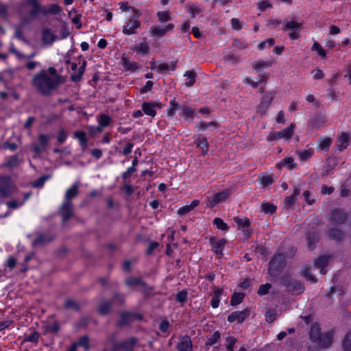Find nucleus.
Segmentation results:
<instances>
[{
  "label": "nucleus",
  "mask_w": 351,
  "mask_h": 351,
  "mask_svg": "<svg viewBox=\"0 0 351 351\" xmlns=\"http://www.w3.org/2000/svg\"><path fill=\"white\" fill-rule=\"evenodd\" d=\"M62 82V76L52 66L42 69L36 73L32 80V85L40 94L49 96Z\"/></svg>",
  "instance_id": "f257e3e1"
},
{
  "label": "nucleus",
  "mask_w": 351,
  "mask_h": 351,
  "mask_svg": "<svg viewBox=\"0 0 351 351\" xmlns=\"http://www.w3.org/2000/svg\"><path fill=\"white\" fill-rule=\"evenodd\" d=\"M15 186L9 176L0 178V197H7L10 196L14 191Z\"/></svg>",
  "instance_id": "f03ea898"
},
{
  "label": "nucleus",
  "mask_w": 351,
  "mask_h": 351,
  "mask_svg": "<svg viewBox=\"0 0 351 351\" xmlns=\"http://www.w3.org/2000/svg\"><path fill=\"white\" fill-rule=\"evenodd\" d=\"M302 23L296 21L294 19L284 23L282 26L283 31L291 30L289 37L291 40H296L300 38V27Z\"/></svg>",
  "instance_id": "7ed1b4c3"
},
{
  "label": "nucleus",
  "mask_w": 351,
  "mask_h": 351,
  "mask_svg": "<svg viewBox=\"0 0 351 351\" xmlns=\"http://www.w3.org/2000/svg\"><path fill=\"white\" fill-rule=\"evenodd\" d=\"M230 195V191L228 189L223 190L219 193H216L213 198H208L207 205L210 208H213L217 204L225 202Z\"/></svg>",
  "instance_id": "20e7f679"
},
{
  "label": "nucleus",
  "mask_w": 351,
  "mask_h": 351,
  "mask_svg": "<svg viewBox=\"0 0 351 351\" xmlns=\"http://www.w3.org/2000/svg\"><path fill=\"white\" fill-rule=\"evenodd\" d=\"M347 215L341 209H335L332 210L330 219V223L333 226H339L345 222Z\"/></svg>",
  "instance_id": "39448f33"
},
{
  "label": "nucleus",
  "mask_w": 351,
  "mask_h": 351,
  "mask_svg": "<svg viewBox=\"0 0 351 351\" xmlns=\"http://www.w3.org/2000/svg\"><path fill=\"white\" fill-rule=\"evenodd\" d=\"M162 104L159 101L144 102L142 104V110L148 116L154 117L156 114V109H160Z\"/></svg>",
  "instance_id": "423d86ee"
},
{
  "label": "nucleus",
  "mask_w": 351,
  "mask_h": 351,
  "mask_svg": "<svg viewBox=\"0 0 351 351\" xmlns=\"http://www.w3.org/2000/svg\"><path fill=\"white\" fill-rule=\"evenodd\" d=\"M125 285L128 287L141 286L144 289V292L148 293L151 292L154 288L151 286H148L145 281L140 278L130 277L126 279Z\"/></svg>",
  "instance_id": "0eeeda50"
},
{
  "label": "nucleus",
  "mask_w": 351,
  "mask_h": 351,
  "mask_svg": "<svg viewBox=\"0 0 351 351\" xmlns=\"http://www.w3.org/2000/svg\"><path fill=\"white\" fill-rule=\"evenodd\" d=\"M59 213L62 221L64 222L67 221L73 215V204L64 201L60 207Z\"/></svg>",
  "instance_id": "6e6552de"
},
{
  "label": "nucleus",
  "mask_w": 351,
  "mask_h": 351,
  "mask_svg": "<svg viewBox=\"0 0 351 351\" xmlns=\"http://www.w3.org/2000/svg\"><path fill=\"white\" fill-rule=\"evenodd\" d=\"M250 315V311L249 308H245L241 311H234L230 314L228 317V321L229 322H234L237 321L239 323H242L245 319H247Z\"/></svg>",
  "instance_id": "1a4fd4ad"
},
{
  "label": "nucleus",
  "mask_w": 351,
  "mask_h": 351,
  "mask_svg": "<svg viewBox=\"0 0 351 351\" xmlns=\"http://www.w3.org/2000/svg\"><path fill=\"white\" fill-rule=\"evenodd\" d=\"M174 28V25L169 23L166 26H152L150 27V35L152 36L162 37L168 32L171 31Z\"/></svg>",
  "instance_id": "9d476101"
},
{
  "label": "nucleus",
  "mask_w": 351,
  "mask_h": 351,
  "mask_svg": "<svg viewBox=\"0 0 351 351\" xmlns=\"http://www.w3.org/2000/svg\"><path fill=\"white\" fill-rule=\"evenodd\" d=\"M141 26V22L138 19H131L123 27V33L125 35L135 34L137 33V29Z\"/></svg>",
  "instance_id": "9b49d317"
},
{
  "label": "nucleus",
  "mask_w": 351,
  "mask_h": 351,
  "mask_svg": "<svg viewBox=\"0 0 351 351\" xmlns=\"http://www.w3.org/2000/svg\"><path fill=\"white\" fill-rule=\"evenodd\" d=\"M274 97L271 93H266L257 107V112L261 116L264 115L268 107L271 105Z\"/></svg>",
  "instance_id": "f8f14e48"
},
{
  "label": "nucleus",
  "mask_w": 351,
  "mask_h": 351,
  "mask_svg": "<svg viewBox=\"0 0 351 351\" xmlns=\"http://www.w3.org/2000/svg\"><path fill=\"white\" fill-rule=\"evenodd\" d=\"M86 64V61H84L82 64L77 68V64L75 62L71 63V68L74 71V73L71 75V81L77 82L81 80L85 71Z\"/></svg>",
  "instance_id": "ddd939ff"
},
{
  "label": "nucleus",
  "mask_w": 351,
  "mask_h": 351,
  "mask_svg": "<svg viewBox=\"0 0 351 351\" xmlns=\"http://www.w3.org/2000/svg\"><path fill=\"white\" fill-rule=\"evenodd\" d=\"M212 250L220 258L223 256V248L226 243L223 239L217 240L214 237L210 239Z\"/></svg>",
  "instance_id": "4468645a"
},
{
  "label": "nucleus",
  "mask_w": 351,
  "mask_h": 351,
  "mask_svg": "<svg viewBox=\"0 0 351 351\" xmlns=\"http://www.w3.org/2000/svg\"><path fill=\"white\" fill-rule=\"evenodd\" d=\"M331 259L332 256L329 255L320 256L315 259L314 265L317 268L320 269V273L324 275L326 273L325 267L328 265Z\"/></svg>",
  "instance_id": "2eb2a0df"
},
{
  "label": "nucleus",
  "mask_w": 351,
  "mask_h": 351,
  "mask_svg": "<svg viewBox=\"0 0 351 351\" xmlns=\"http://www.w3.org/2000/svg\"><path fill=\"white\" fill-rule=\"evenodd\" d=\"M350 134L348 132L340 133L337 138L336 147L339 151H343L349 145Z\"/></svg>",
  "instance_id": "dca6fc26"
},
{
  "label": "nucleus",
  "mask_w": 351,
  "mask_h": 351,
  "mask_svg": "<svg viewBox=\"0 0 351 351\" xmlns=\"http://www.w3.org/2000/svg\"><path fill=\"white\" fill-rule=\"evenodd\" d=\"M178 351H193V344L189 336H182L177 345Z\"/></svg>",
  "instance_id": "f3484780"
},
{
  "label": "nucleus",
  "mask_w": 351,
  "mask_h": 351,
  "mask_svg": "<svg viewBox=\"0 0 351 351\" xmlns=\"http://www.w3.org/2000/svg\"><path fill=\"white\" fill-rule=\"evenodd\" d=\"M285 258L282 254H275L269 262V272L271 273L274 271L278 270L281 267L284 263Z\"/></svg>",
  "instance_id": "a211bd4d"
},
{
  "label": "nucleus",
  "mask_w": 351,
  "mask_h": 351,
  "mask_svg": "<svg viewBox=\"0 0 351 351\" xmlns=\"http://www.w3.org/2000/svg\"><path fill=\"white\" fill-rule=\"evenodd\" d=\"M39 145L32 144L31 145L32 149L36 154L42 153L47 147L49 138L45 134H40L38 136Z\"/></svg>",
  "instance_id": "6ab92c4d"
},
{
  "label": "nucleus",
  "mask_w": 351,
  "mask_h": 351,
  "mask_svg": "<svg viewBox=\"0 0 351 351\" xmlns=\"http://www.w3.org/2000/svg\"><path fill=\"white\" fill-rule=\"evenodd\" d=\"M80 183H74L65 193L64 202L72 203V199L79 194Z\"/></svg>",
  "instance_id": "aec40b11"
},
{
  "label": "nucleus",
  "mask_w": 351,
  "mask_h": 351,
  "mask_svg": "<svg viewBox=\"0 0 351 351\" xmlns=\"http://www.w3.org/2000/svg\"><path fill=\"white\" fill-rule=\"evenodd\" d=\"M119 342L116 341L114 337H109L104 343L102 351H119Z\"/></svg>",
  "instance_id": "412c9836"
},
{
  "label": "nucleus",
  "mask_w": 351,
  "mask_h": 351,
  "mask_svg": "<svg viewBox=\"0 0 351 351\" xmlns=\"http://www.w3.org/2000/svg\"><path fill=\"white\" fill-rule=\"evenodd\" d=\"M332 332L330 331L323 333L321 335V338H319L317 341H315V343H317L321 348H327L332 344Z\"/></svg>",
  "instance_id": "4be33fe9"
},
{
  "label": "nucleus",
  "mask_w": 351,
  "mask_h": 351,
  "mask_svg": "<svg viewBox=\"0 0 351 351\" xmlns=\"http://www.w3.org/2000/svg\"><path fill=\"white\" fill-rule=\"evenodd\" d=\"M326 121V119L325 117L317 114L313 117H312L308 122V125L311 127V128H318L320 127H322L325 122Z\"/></svg>",
  "instance_id": "5701e85b"
},
{
  "label": "nucleus",
  "mask_w": 351,
  "mask_h": 351,
  "mask_svg": "<svg viewBox=\"0 0 351 351\" xmlns=\"http://www.w3.org/2000/svg\"><path fill=\"white\" fill-rule=\"evenodd\" d=\"M295 128V123H291L288 128L278 132V138L280 139L282 138L286 141H289L294 134Z\"/></svg>",
  "instance_id": "b1692460"
},
{
  "label": "nucleus",
  "mask_w": 351,
  "mask_h": 351,
  "mask_svg": "<svg viewBox=\"0 0 351 351\" xmlns=\"http://www.w3.org/2000/svg\"><path fill=\"white\" fill-rule=\"evenodd\" d=\"M136 343L137 339L135 337H130L128 339L119 342V350H123V351H132Z\"/></svg>",
  "instance_id": "393cba45"
},
{
  "label": "nucleus",
  "mask_w": 351,
  "mask_h": 351,
  "mask_svg": "<svg viewBox=\"0 0 351 351\" xmlns=\"http://www.w3.org/2000/svg\"><path fill=\"white\" fill-rule=\"evenodd\" d=\"M287 288L289 291L300 294L304 291L302 284L295 280H291L287 284Z\"/></svg>",
  "instance_id": "a878e982"
},
{
  "label": "nucleus",
  "mask_w": 351,
  "mask_h": 351,
  "mask_svg": "<svg viewBox=\"0 0 351 351\" xmlns=\"http://www.w3.org/2000/svg\"><path fill=\"white\" fill-rule=\"evenodd\" d=\"M56 39L54 34L50 31V29L46 28L43 29L42 32V41L46 45L52 44Z\"/></svg>",
  "instance_id": "bb28decb"
},
{
  "label": "nucleus",
  "mask_w": 351,
  "mask_h": 351,
  "mask_svg": "<svg viewBox=\"0 0 351 351\" xmlns=\"http://www.w3.org/2000/svg\"><path fill=\"white\" fill-rule=\"evenodd\" d=\"M199 204V201L197 199H195L191 202L189 205H186L184 206L181 207L178 209L177 213L180 216H184L191 210H192L194 208Z\"/></svg>",
  "instance_id": "cd10ccee"
},
{
  "label": "nucleus",
  "mask_w": 351,
  "mask_h": 351,
  "mask_svg": "<svg viewBox=\"0 0 351 351\" xmlns=\"http://www.w3.org/2000/svg\"><path fill=\"white\" fill-rule=\"evenodd\" d=\"M187 12L192 16L195 17L197 14H201L203 12L202 7L200 5H197L193 3H188L186 5Z\"/></svg>",
  "instance_id": "c85d7f7f"
},
{
  "label": "nucleus",
  "mask_w": 351,
  "mask_h": 351,
  "mask_svg": "<svg viewBox=\"0 0 351 351\" xmlns=\"http://www.w3.org/2000/svg\"><path fill=\"white\" fill-rule=\"evenodd\" d=\"M323 333H321V329L319 325L313 324L311 326L309 332V335L312 341L315 342L317 341L319 339V338H321V335Z\"/></svg>",
  "instance_id": "c756f323"
},
{
  "label": "nucleus",
  "mask_w": 351,
  "mask_h": 351,
  "mask_svg": "<svg viewBox=\"0 0 351 351\" xmlns=\"http://www.w3.org/2000/svg\"><path fill=\"white\" fill-rule=\"evenodd\" d=\"M272 63L269 60H258L252 63V68L256 71H259L263 69L271 66Z\"/></svg>",
  "instance_id": "7c9ffc66"
},
{
  "label": "nucleus",
  "mask_w": 351,
  "mask_h": 351,
  "mask_svg": "<svg viewBox=\"0 0 351 351\" xmlns=\"http://www.w3.org/2000/svg\"><path fill=\"white\" fill-rule=\"evenodd\" d=\"M332 144V139L329 137L323 136L318 141V148L321 151H327Z\"/></svg>",
  "instance_id": "2f4dec72"
},
{
  "label": "nucleus",
  "mask_w": 351,
  "mask_h": 351,
  "mask_svg": "<svg viewBox=\"0 0 351 351\" xmlns=\"http://www.w3.org/2000/svg\"><path fill=\"white\" fill-rule=\"evenodd\" d=\"M111 308V302L107 300H101L98 306V311L101 315L108 313Z\"/></svg>",
  "instance_id": "473e14b6"
},
{
  "label": "nucleus",
  "mask_w": 351,
  "mask_h": 351,
  "mask_svg": "<svg viewBox=\"0 0 351 351\" xmlns=\"http://www.w3.org/2000/svg\"><path fill=\"white\" fill-rule=\"evenodd\" d=\"M297 164L291 157H287L284 158L280 164L277 165V167H287L289 169H293L295 168Z\"/></svg>",
  "instance_id": "72a5a7b5"
},
{
  "label": "nucleus",
  "mask_w": 351,
  "mask_h": 351,
  "mask_svg": "<svg viewBox=\"0 0 351 351\" xmlns=\"http://www.w3.org/2000/svg\"><path fill=\"white\" fill-rule=\"evenodd\" d=\"M195 143L196 144L197 147L202 148V153L204 154L207 153L208 149V143L206 137L202 136V138H199L197 140L195 141Z\"/></svg>",
  "instance_id": "f704fd0d"
},
{
  "label": "nucleus",
  "mask_w": 351,
  "mask_h": 351,
  "mask_svg": "<svg viewBox=\"0 0 351 351\" xmlns=\"http://www.w3.org/2000/svg\"><path fill=\"white\" fill-rule=\"evenodd\" d=\"M123 65L125 69L134 72L138 69V64L136 62L131 61L127 58L123 59Z\"/></svg>",
  "instance_id": "c9c22d12"
},
{
  "label": "nucleus",
  "mask_w": 351,
  "mask_h": 351,
  "mask_svg": "<svg viewBox=\"0 0 351 351\" xmlns=\"http://www.w3.org/2000/svg\"><path fill=\"white\" fill-rule=\"evenodd\" d=\"M184 76L189 79L188 82H186L184 85L186 87L192 86L195 82L196 73L194 71H187L184 73Z\"/></svg>",
  "instance_id": "e433bc0d"
},
{
  "label": "nucleus",
  "mask_w": 351,
  "mask_h": 351,
  "mask_svg": "<svg viewBox=\"0 0 351 351\" xmlns=\"http://www.w3.org/2000/svg\"><path fill=\"white\" fill-rule=\"evenodd\" d=\"M134 50L136 51L137 53L146 54L148 53L149 51V47L147 44V43L144 41L136 45L135 47H134Z\"/></svg>",
  "instance_id": "4c0bfd02"
},
{
  "label": "nucleus",
  "mask_w": 351,
  "mask_h": 351,
  "mask_svg": "<svg viewBox=\"0 0 351 351\" xmlns=\"http://www.w3.org/2000/svg\"><path fill=\"white\" fill-rule=\"evenodd\" d=\"M10 51L14 53L19 59H32L36 56V53L35 51L31 53L30 54L26 56L19 51H17L13 46L10 47Z\"/></svg>",
  "instance_id": "58836bf2"
},
{
  "label": "nucleus",
  "mask_w": 351,
  "mask_h": 351,
  "mask_svg": "<svg viewBox=\"0 0 351 351\" xmlns=\"http://www.w3.org/2000/svg\"><path fill=\"white\" fill-rule=\"evenodd\" d=\"M342 347L344 351H351V330L346 334L342 341Z\"/></svg>",
  "instance_id": "ea45409f"
},
{
  "label": "nucleus",
  "mask_w": 351,
  "mask_h": 351,
  "mask_svg": "<svg viewBox=\"0 0 351 351\" xmlns=\"http://www.w3.org/2000/svg\"><path fill=\"white\" fill-rule=\"evenodd\" d=\"M179 107L178 103L176 101V99H173L169 102V108L167 109V116L169 117H174L176 111Z\"/></svg>",
  "instance_id": "a19ab883"
},
{
  "label": "nucleus",
  "mask_w": 351,
  "mask_h": 351,
  "mask_svg": "<svg viewBox=\"0 0 351 351\" xmlns=\"http://www.w3.org/2000/svg\"><path fill=\"white\" fill-rule=\"evenodd\" d=\"M52 237L45 236L44 234L39 235L34 241V245H42L52 241Z\"/></svg>",
  "instance_id": "79ce46f5"
},
{
  "label": "nucleus",
  "mask_w": 351,
  "mask_h": 351,
  "mask_svg": "<svg viewBox=\"0 0 351 351\" xmlns=\"http://www.w3.org/2000/svg\"><path fill=\"white\" fill-rule=\"evenodd\" d=\"M196 127L198 130L203 131V130H206V129H208L210 127L217 128L218 125H217V123L215 121H210V122L199 121L197 124Z\"/></svg>",
  "instance_id": "37998d69"
},
{
  "label": "nucleus",
  "mask_w": 351,
  "mask_h": 351,
  "mask_svg": "<svg viewBox=\"0 0 351 351\" xmlns=\"http://www.w3.org/2000/svg\"><path fill=\"white\" fill-rule=\"evenodd\" d=\"M313 154V149H305L302 151L298 152V155L301 161H305L311 158Z\"/></svg>",
  "instance_id": "c03bdc74"
},
{
  "label": "nucleus",
  "mask_w": 351,
  "mask_h": 351,
  "mask_svg": "<svg viewBox=\"0 0 351 351\" xmlns=\"http://www.w3.org/2000/svg\"><path fill=\"white\" fill-rule=\"evenodd\" d=\"M74 135H75V137L79 140L82 148L83 149L86 148V143H87L86 133L83 131H77L75 132Z\"/></svg>",
  "instance_id": "a18cd8bd"
},
{
  "label": "nucleus",
  "mask_w": 351,
  "mask_h": 351,
  "mask_svg": "<svg viewBox=\"0 0 351 351\" xmlns=\"http://www.w3.org/2000/svg\"><path fill=\"white\" fill-rule=\"evenodd\" d=\"M318 236L315 232L308 233L306 236L308 246L310 249L313 248L314 245L318 241Z\"/></svg>",
  "instance_id": "49530a36"
},
{
  "label": "nucleus",
  "mask_w": 351,
  "mask_h": 351,
  "mask_svg": "<svg viewBox=\"0 0 351 351\" xmlns=\"http://www.w3.org/2000/svg\"><path fill=\"white\" fill-rule=\"evenodd\" d=\"M311 50L316 51L317 55L321 56L322 58L326 57V53L325 50L322 48V45L317 41L314 42L311 47Z\"/></svg>",
  "instance_id": "de8ad7c7"
},
{
  "label": "nucleus",
  "mask_w": 351,
  "mask_h": 351,
  "mask_svg": "<svg viewBox=\"0 0 351 351\" xmlns=\"http://www.w3.org/2000/svg\"><path fill=\"white\" fill-rule=\"evenodd\" d=\"M258 180L263 186L271 185L274 182L273 177L269 175H262L259 176Z\"/></svg>",
  "instance_id": "09e8293b"
},
{
  "label": "nucleus",
  "mask_w": 351,
  "mask_h": 351,
  "mask_svg": "<svg viewBox=\"0 0 351 351\" xmlns=\"http://www.w3.org/2000/svg\"><path fill=\"white\" fill-rule=\"evenodd\" d=\"M64 307L67 310L78 311L80 309L79 304L71 299H67L66 300Z\"/></svg>",
  "instance_id": "8fccbe9b"
},
{
  "label": "nucleus",
  "mask_w": 351,
  "mask_h": 351,
  "mask_svg": "<svg viewBox=\"0 0 351 351\" xmlns=\"http://www.w3.org/2000/svg\"><path fill=\"white\" fill-rule=\"evenodd\" d=\"M244 298V294L241 293H234L232 295L230 304L232 306H236L242 302Z\"/></svg>",
  "instance_id": "3c124183"
},
{
  "label": "nucleus",
  "mask_w": 351,
  "mask_h": 351,
  "mask_svg": "<svg viewBox=\"0 0 351 351\" xmlns=\"http://www.w3.org/2000/svg\"><path fill=\"white\" fill-rule=\"evenodd\" d=\"M233 220L240 228H247L250 225V221L246 217H235Z\"/></svg>",
  "instance_id": "603ef678"
},
{
  "label": "nucleus",
  "mask_w": 351,
  "mask_h": 351,
  "mask_svg": "<svg viewBox=\"0 0 351 351\" xmlns=\"http://www.w3.org/2000/svg\"><path fill=\"white\" fill-rule=\"evenodd\" d=\"M343 234L341 230L337 228H332L329 233L330 237L336 241L341 240L343 237Z\"/></svg>",
  "instance_id": "864d4df0"
},
{
  "label": "nucleus",
  "mask_w": 351,
  "mask_h": 351,
  "mask_svg": "<svg viewBox=\"0 0 351 351\" xmlns=\"http://www.w3.org/2000/svg\"><path fill=\"white\" fill-rule=\"evenodd\" d=\"M302 276L310 282L315 283L317 282L316 278L311 274L308 267H304L302 269Z\"/></svg>",
  "instance_id": "5fc2aeb1"
},
{
  "label": "nucleus",
  "mask_w": 351,
  "mask_h": 351,
  "mask_svg": "<svg viewBox=\"0 0 351 351\" xmlns=\"http://www.w3.org/2000/svg\"><path fill=\"white\" fill-rule=\"evenodd\" d=\"M157 16L158 20L161 23H165L171 20L169 11H160L158 12Z\"/></svg>",
  "instance_id": "6e6d98bb"
},
{
  "label": "nucleus",
  "mask_w": 351,
  "mask_h": 351,
  "mask_svg": "<svg viewBox=\"0 0 351 351\" xmlns=\"http://www.w3.org/2000/svg\"><path fill=\"white\" fill-rule=\"evenodd\" d=\"M220 337H221V334H220L219 331H215L211 337L208 338L206 345V346L214 345L216 342L218 341V340L220 339Z\"/></svg>",
  "instance_id": "4d7b16f0"
},
{
  "label": "nucleus",
  "mask_w": 351,
  "mask_h": 351,
  "mask_svg": "<svg viewBox=\"0 0 351 351\" xmlns=\"http://www.w3.org/2000/svg\"><path fill=\"white\" fill-rule=\"evenodd\" d=\"M77 346H82L84 348L85 351H88L89 347V339L87 336H83L80 338L79 341L76 342Z\"/></svg>",
  "instance_id": "13d9d810"
},
{
  "label": "nucleus",
  "mask_w": 351,
  "mask_h": 351,
  "mask_svg": "<svg viewBox=\"0 0 351 351\" xmlns=\"http://www.w3.org/2000/svg\"><path fill=\"white\" fill-rule=\"evenodd\" d=\"M300 193V189H295L294 190V193L292 195H290L289 197H287L285 199V203L287 206H291L292 205L295 201V197L297 195H298Z\"/></svg>",
  "instance_id": "bf43d9fd"
},
{
  "label": "nucleus",
  "mask_w": 351,
  "mask_h": 351,
  "mask_svg": "<svg viewBox=\"0 0 351 351\" xmlns=\"http://www.w3.org/2000/svg\"><path fill=\"white\" fill-rule=\"evenodd\" d=\"M277 314L275 310L268 309L265 313V319L267 322L271 323L276 319Z\"/></svg>",
  "instance_id": "052dcab7"
},
{
  "label": "nucleus",
  "mask_w": 351,
  "mask_h": 351,
  "mask_svg": "<svg viewBox=\"0 0 351 351\" xmlns=\"http://www.w3.org/2000/svg\"><path fill=\"white\" fill-rule=\"evenodd\" d=\"M195 114L194 110L186 106H183L182 107V112L181 115L184 117H193Z\"/></svg>",
  "instance_id": "680f3d73"
},
{
  "label": "nucleus",
  "mask_w": 351,
  "mask_h": 351,
  "mask_svg": "<svg viewBox=\"0 0 351 351\" xmlns=\"http://www.w3.org/2000/svg\"><path fill=\"white\" fill-rule=\"evenodd\" d=\"M152 69H157L159 72L162 73L169 69V65L167 63H160L158 65L154 62L151 66Z\"/></svg>",
  "instance_id": "e2e57ef3"
},
{
  "label": "nucleus",
  "mask_w": 351,
  "mask_h": 351,
  "mask_svg": "<svg viewBox=\"0 0 351 351\" xmlns=\"http://www.w3.org/2000/svg\"><path fill=\"white\" fill-rule=\"evenodd\" d=\"M136 315L130 313H123L121 315V323L127 324L133 320Z\"/></svg>",
  "instance_id": "0e129e2a"
},
{
  "label": "nucleus",
  "mask_w": 351,
  "mask_h": 351,
  "mask_svg": "<svg viewBox=\"0 0 351 351\" xmlns=\"http://www.w3.org/2000/svg\"><path fill=\"white\" fill-rule=\"evenodd\" d=\"M213 223L221 230H226L228 229V226L220 218L214 219Z\"/></svg>",
  "instance_id": "69168bd1"
},
{
  "label": "nucleus",
  "mask_w": 351,
  "mask_h": 351,
  "mask_svg": "<svg viewBox=\"0 0 351 351\" xmlns=\"http://www.w3.org/2000/svg\"><path fill=\"white\" fill-rule=\"evenodd\" d=\"M111 121L110 117L107 114H101L99 116L98 123L104 128L107 127Z\"/></svg>",
  "instance_id": "338daca9"
},
{
  "label": "nucleus",
  "mask_w": 351,
  "mask_h": 351,
  "mask_svg": "<svg viewBox=\"0 0 351 351\" xmlns=\"http://www.w3.org/2000/svg\"><path fill=\"white\" fill-rule=\"evenodd\" d=\"M263 211L265 213H273L276 210V206L269 203H264L261 205Z\"/></svg>",
  "instance_id": "774afa93"
}]
</instances>
